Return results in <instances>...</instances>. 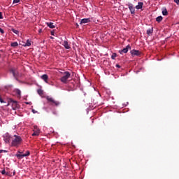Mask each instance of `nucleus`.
<instances>
[{
  "label": "nucleus",
  "instance_id": "f257e3e1",
  "mask_svg": "<svg viewBox=\"0 0 179 179\" xmlns=\"http://www.w3.org/2000/svg\"><path fill=\"white\" fill-rule=\"evenodd\" d=\"M12 139L11 145L14 146V148H19L20 143H22V137H20V136L14 135Z\"/></svg>",
  "mask_w": 179,
  "mask_h": 179
},
{
  "label": "nucleus",
  "instance_id": "f03ea898",
  "mask_svg": "<svg viewBox=\"0 0 179 179\" xmlns=\"http://www.w3.org/2000/svg\"><path fill=\"white\" fill-rule=\"evenodd\" d=\"M63 76L60 78V82L62 83H68V79L71 78V73L69 71H65L64 73H62Z\"/></svg>",
  "mask_w": 179,
  "mask_h": 179
},
{
  "label": "nucleus",
  "instance_id": "7ed1b4c3",
  "mask_svg": "<svg viewBox=\"0 0 179 179\" xmlns=\"http://www.w3.org/2000/svg\"><path fill=\"white\" fill-rule=\"evenodd\" d=\"M46 100L48 101V103H52V106H55L56 107H58L61 104V103L58 101H55L53 98H51L50 96H46Z\"/></svg>",
  "mask_w": 179,
  "mask_h": 179
},
{
  "label": "nucleus",
  "instance_id": "20e7f679",
  "mask_svg": "<svg viewBox=\"0 0 179 179\" xmlns=\"http://www.w3.org/2000/svg\"><path fill=\"white\" fill-rule=\"evenodd\" d=\"M19 154H16L15 156L19 159H23L24 157H27V156H30V151H27L25 154H23V152L18 151Z\"/></svg>",
  "mask_w": 179,
  "mask_h": 179
},
{
  "label": "nucleus",
  "instance_id": "39448f33",
  "mask_svg": "<svg viewBox=\"0 0 179 179\" xmlns=\"http://www.w3.org/2000/svg\"><path fill=\"white\" fill-rule=\"evenodd\" d=\"M10 139H12V137H10V135L9 133H6L3 135V141L6 143H9L10 142Z\"/></svg>",
  "mask_w": 179,
  "mask_h": 179
},
{
  "label": "nucleus",
  "instance_id": "423d86ee",
  "mask_svg": "<svg viewBox=\"0 0 179 179\" xmlns=\"http://www.w3.org/2000/svg\"><path fill=\"white\" fill-rule=\"evenodd\" d=\"M130 53L131 54L132 57H141V55L142 54L141 51L136 50H131Z\"/></svg>",
  "mask_w": 179,
  "mask_h": 179
},
{
  "label": "nucleus",
  "instance_id": "0eeeda50",
  "mask_svg": "<svg viewBox=\"0 0 179 179\" xmlns=\"http://www.w3.org/2000/svg\"><path fill=\"white\" fill-rule=\"evenodd\" d=\"M38 135H40V129L37 128V126H34L32 136H38Z\"/></svg>",
  "mask_w": 179,
  "mask_h": 179
},
{
  "label": "nucleus",
  "instance_id": "6e6552de",
  "mask_svg": "<svg viewBox=\"0 0 179 179\" xmlns=\"http://www.w3.org/2000/svg\"><path fill=\"white\" fill-rule=\"evenodd\" d=\"M129 9L131 13V15H135V8H134V4L132 3H129L127 4Z\"/></svg>",
  "mask_w": 179,
  "mask_h": 179
},
{
  "label": "nucleus",
  "instance_id": "1a4fd4ad",
  "mask_svg": "<svg viewBox=\"0 0 179 179\" xmlns=\"http://www.w3.org/2000/svg\"><path fill=\"white\" fill-rule=\"evenodd\" d=\"M10 72H11V73H13L14 78H17V76H19V72H17V70L15 69H11L10 70Z\"/></svg>",
  "mask_w": 179,
  "mask_h": 179
},
{
  "label": "nucleus",
  "instance_id": "9d476101",
  "mask_svg": "<svg viewBox=\"0 0 179 179\" xmlns=\"http://www.w3.org/2000/svg\"><path fill=\"white\" fill-rule=\"evenodd\" d=\"M129 50H131V45H128L125 48H124L122 50H120V53L122 54V52L124 54H127V52H128Z\"/></svg>",
  "mask_w": 179,
  "mask_h": 179
},
{
  "label": "nucleus",
  "instance_id": "9b49d317",
  "mask_svg": "<svg viewBox=\"0 0 179 179\" xmlns=\"http://www.w3.org/2000/svg\"><path fill=\"white\" fill-rule=\"evenodd\" d=\"M90 22H92L90 18H84V19L81 20L80 24H86V23H90Z\"/></svg>",
  "mask_w": 179,
  "mask_h": 179
},
{
  "label": "nucleus",
  "instance_id": "f8f14e48",
  "mask_svg": "<svg viewBox=\"0 0 179 179\" xmlns=\"http://www.w3.org/2000/svg\"><path fill=\"white\" fill-rule=\"evenodd\" d=\"M8 106L9 104H13V106H15V107H16V106H17V101L13 100V99H8Z\"/></svg>",
  "mask_w": 179,
  "mask_h": 179
},
{
  "label": "nucleus",
  "instance_id": "ddd939ff",
  "mask_svg": "<svg viewBox=\"0 0 179 179\" xmlns=\"http://www.w3.org/2000/svg\"><path fill=\"white\" fill-rule=\"evenodd\" d=\"M41 79H42V80H44L45 83H48V75L47 74L42 75L41 76Z\"/></svg>",
  "mask_w": 179,
  "mask_h": 179
},
{
  "label": "nucleus",
  "instance_id": "4468645a",
  "mask_svg": "<svg viewBox=\"0 0 179 179\" xmlns=\"http://www.w3.org/2000/svg\"><path fill=\"white\" fill-rule=\"evenodd\" d=\"M62 45H64V47L66 48V50H69L71 48V46H69V43L66 41H64L63 42Z\"/></svg>",
  "mask_w": 179,
  "mask_h": 179
},
{
  "label": "nucleus",
  "instance_id": "2eb2a0df",
  "mask_svg": "<svg viewBox=\"0 0 179 179\" xmlns=\"http://www.w3.org/2000/svg\"><path fill=\"white\" fill-rule=\"evenodd\" d=\"M143 8V2H138V4L136 6V9L139 10Z\"/></svg>",
  "mask_w": 179,
  "mask_h": 179
},
{
  "label": "nucleus",
  "instance_id": "dca6fc26",
  "mask_svg": "<svg viewBox=\"0 0 179 179\" xmlns=\"http://www.w3.org/2000/svg\"><path fill=\"white\" fill-rule=\"evenodd\" d=\"M46 24L50 29H55V25L52 22H46Z\"/></svg>",
  "mask_w": 179,
  "mask_h": 179
},
{
  "label": "nucleus",
  "instance_id": "f3484780",
  "mask_svg": "<svg viewBox=\"0 0 179 179\" xmlns=\"http://www.w3.org/2000/svg\"><path fill=\"white\" fill-rule=\"evenodd\" d=\"M153 33V27L148 29L147 30V34L148 36H150V34H152Z\"/></svg>",
  "mask_w": 179,
  "mask_h": 179
},
{
  "label": "nucleus",
  "instance_id": "a211bd4d",
  "mask_svg": "<svg viewBox=\"0 0 179 179\" xmlns=\"http://www.w3.org/2000/svg\"><path fill=\"white\" fill-rule=\"evenodd\" d=\"M15 92L17 94V97H20V94H22V92L19 89L15 90Z\"/></svg>",
  "mask_w": 179,
  "mask_h": 179
},
{
  "label": "nucleus",
  "instance_id": "6ab92c4d",
  "mask_svg": "<svg viewBox=\"0 0 179 179\" xmlns=\"http://www.w3.org/2000/svg\"><path fill=\"white\" fill-rule=\"evenodd\" d=\"M37 93L39 94V96H43V94H44V91L41 89H38L37 90Z\"/></svg>",
  "mask_w": 179,
  "mask_h": 179
},
{
  "label": "nucleus",
  "instance_id": "aec40b11",
  "mask_svg": "<svg viewBox=\"0 0 179 179\" xmlns=\"http://www.w3.org/2000/svg\"><path fill=\"white\" fill-rule=\"evenodd\" d=\"M31 45V42L29 40L27 41V43L24 45V47H30Z\"/></svg>",
  "mask_w": 179,
  "mask_h": 179
},
{
  "label": "nucleus",
  "instance_id": "412c9836",
  "mask_svg": "<svg viewBox=\"0 0 179 179\" xmlns=\"http://www.w3.org/2000/svg\"><path fill=\"white\" fill-rule=\"evenodd\" d=\"M162 15L164 16H167V15H169V13L167 12V9L166 8H164L163 10H162Z\"/></svg>",
  "mask_w": 179,
  "mask_h": 179
},
{
  "label": "nucleus",
  "instance_id": "4be33fe9",
  "mask_svg": "<svg viewBox=\"0 0 179 179\" xmlns=\"http://www.w3.org/2000/svg\"><path fill=\"white\" fill-rule=\"evenodd\" d=\"M156 20H157L158 22H162V20H163V17H162V16H158V17L156 18Z\"/></svg>",
  "mask_w": 179,
  "mask_h": 179
},
{
  "label": "nucleus",
  "instance_id": "5701e85b",
  "mask_svg": "<svg viewBox=\"0 0 179 179\" xmlns=\"http://www.w3.org/2000/svg\"><path fill=\"white\" fill-rule=\"evenodd\" d=\"M19 45V43L17 42H13L11 43V47H17Z\"/></svg>",
  "mask_w": 179,
  "mask_h": 179
},
{
  "label": "nucleus",
  "instance_id": "b1692460",
  "mask_svg": "<svg viewBox=\"0 0 179 179\" xmlns=\"http://www.w3.org/2000/svg\"><path fill=\"white\" fill-rule=\"evenodd\" d=\"M115 58H117V53H113V55L111 56V59H115Z\"/></svg>",
  "mask_w": 179,
  "mask_h": 179
},
{
  "label": "nucleus",
  "instance_id": "393cba45",
  "mask_svg": "<svg viewBox=\"0 0 179 179\" xmlns=\"http://www.w3.org/2000/svg\"><path fill=\"white\" fill-rule=\"evenodd\" d=\"M12 31L15 33V34H19V31L15 29H12Z\"/></svg>",
  "mask_w": 179,
  "mask_h": 179
},
{
  "label": "nucleus",
  "instance_id": "a878e982",
  "mask_svg": "<svg viewBox=\"0 0 179 179\" xmlns=\"http://www.w3.org/2000/svg\"><path fill=\"white\" fill-rule=\"evenodd\" d=\"M20 2V0H13V3H19Z\"/></svg>",
  "mask_w": 179,
  "mask_h": 179
},
{
  "label": "nucleus",
  "instance_id": "bb28decb",
  "mask_svg": "<svg viewBox=\"0 0 179 179\" xmlns=\"http://www.w3.org/2000/svg\"><path fill=\"white\" fill-rule=\"evenodd\" d=\"M0 153H8V151L5 150H0Z\"/></svg>",
  "mask_w": 179,
  "mask_h": 179
},
{
  "label": "nucleus",
  "instance_id": "cd10ccee",
  "mask_svg": "<svg viewBox=\"0 0 179 179\" xmlns=\"http://www.w3.org/2000/svg\"><path fill=\"white\" fill-rule=\"evenodd\" d=\"M1 174L3 176H5L6 174V171H5V169H3V171H1Z\"/></svg>",
  "mask_w": 179,
  "mask_h": 179
},
{
  "label": "nucleus",
  "instance_id": "c85d7f7f",
  "mask_svg": "<svg viewBox=\"0 0 179 179\" xmlns=\"http://www.w3.org/2000/svg\"><path fill=\"white\" fill-rule=\"evenodd\" d=\"M0 33H1V34H3V33H5V31H3V29L0 28Z\"/></svg>",
  "mask_w": 179,
  "mask_h": 179
},
{
  "label": "nucleus",
  "instance_id": "c756f323",
  "mask_svg": "<svg viewBox=\"0 0 179 179\" xmlns=\"http://www.w3.org/2000/svg\"><path fill=\"white\" fill-rule=\"evenodd\" d=\"M0 19H3V16L2 15V12H0Z\"/></svg>",
  "mask_w": 179,
  "mask_h": 179
},
{
  "label": "nucleus",
  "instance_id": "7c9ffc66",
  "mask_svg": "<svg viewBox=\"0 0 179 179\" xmlns=\"http://www.w3.org/2000/svg\"><path fill=\"white\" fill-rule=\"evenodd\" d=\"M174 2L177 3V5H179V0H174Z\"/></svg>",
  "mask_w": 179,
  "mask_h": 179
},
{
  "label": "nucleus",
  "instance_id": "2f4dec72",
  "mask_svg": "<svg viewBox=\"0 0 179 179\" xmlns=\"http://www.w3.org/2000/svg\"><path fill=\"white\" fill-rule=\"evenodd\" d=\"M38 33H39V34H41V33H43V30H42L41 29H40L38 30Z\"/></svg>",
  "mask_w": 179,
  "mask_h": 179
},
{
  "label": "nucleus",
  "instance_id": "473e14b6",
  "mask_svg": "<svg viewBox=\"0 0 179 179\" xmlns=\"http://www.w3.org/2000/svg\"><path fill=\"white\" fill-rule=\"evenodd\" d=\"M116 68H121V66H120V64H116Z\"/></svg>",
  "mask_w": 179,
  "mask_h": 179
},
{
  "label": "nucleus",
  "instance_id": "72a5a7b5",
  "mask_svg": "<svg viewBox=\"0 0 179 179\" xmlns=\"http://www.w3.org/2000/svg\"><path fill=\"white\" fill-rule=\"evenodd\" d=\"M0 101L1 103H3V100L2 99V98H1V96H0Z\"/></svg>",
  "mask_w": 179,
  "mask_h": 179
},
{
  "label": "nucleus",
  "instance_id": "f704fd0d",
  "mask_svg": "<svg viewBox=\"0 0 179 179\" xmlns=\"http://www.w3.org/2000/svg\"><path fill=\"white\" fill-rule=\"evenodd\" d=\"M52 36H54V32H51Z\"/></svg>",
  "mask_w": 179,
  "mask_h": 179
},
{
  "label": "nucleus",
  "instance_id": "c9c22d12",
  "mask_svg": "<svg viewBox=\"0 0 179 179\" xmlns=\"http://www.w3.org/2000/svg\"><path fill=\"white\" fill-rule=\"evenodd\" d=\"M32 111H33L34 114H35V113H36V112H34V109L32 110Z\"/></svg>",
  "mask_w": 179,
  "mask_h": 179
}]
</instances>
